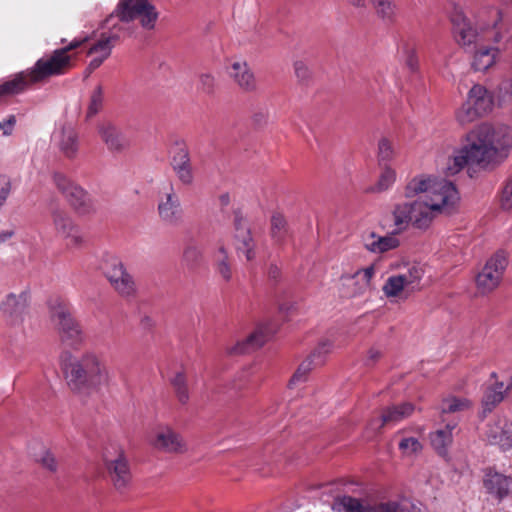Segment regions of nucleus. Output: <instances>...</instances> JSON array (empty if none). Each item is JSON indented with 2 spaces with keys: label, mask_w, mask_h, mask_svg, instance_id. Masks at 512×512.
Returning <instances> with one entry per match:
<instances>
[{
  "label": "nucleus",
  "mask_w": 512,
  "mask_h": 512,
  "mask_svg": "<svg viewBox=\"0 0 512 512\" xmlns=\"http://www.w3.org/2000/svg\"><path fill=\"white\" fill-rule=\"evenodd\" d=\"M398 155V144L386 137L378 142L377 161L379 165H391Z\"/></svg>",
  "instance_id": "nucleus-36"
},
{
  "label": "nucleus",
  "mask_w": 512,
  "mask_h": 512,
  "mask_svg": "<svg viewBox=\"0 0 512 512\" xmlns=\"http://www.w3.org/2000/svg\"><path fill=\"white\" fill-rule=\"evenodd\" d=\"M65 198L75 213L80 216L90 215L96 210L92 198L82 187L78 185L72 188Z\"/></svg>",
  "instance_id": "nucleus-26"
},
{
  "label": "nucleus",
  "mask_w": 512,
  "mask_h": 512,
  "mask_svg": "<svg viewBox=\"0 0 512 512\" xmlns=\"http://www.w3.org/2000/svg\"><path fill=\"white\" fill-rule=\"evenodd\" d=\"M406 63H407L408 67L411 70H416L417 69V67H418V59H417V56H416L414 50H409L408 51V56H407V59H406Z\"/></svg>",
  "instance_id": "nucleus-60"
},
{
  "label": "nucleus",
  "mask_w": 512,
  "mask_h": 512,
  "mask_svg": "<svg viewBox=\"0 0 512 512\" xmlns=\"http://www.w3.org/2000/svg\"><path fill=\"white\" fill-rule=\"evenodd\" d=\"M370 512H404V509L397 501H383L372 504Z\"/></svg>",
  "instance_id": "nucleus-53"
},
{
  "label": "nucleus",
  "mask_w": 512,
  "mask_h": 512,
  "mask_svg": "<svg viewBox=\"0 0 512 512\" xmlns=\"http://www.w3.org/2000/svg\"><path fill=\"white\" fill-rule=\"evenodd\" d=\"M172 168L178 180L183 185H191L194 181V174L190 163L189 153L186 148H179L178 152L173 156Z\"/></svg>",
  "instance_id": "nucleus-28"
},
{
  "label": "nucleus",
  "mask_w": 512,
  "mask_h": 512,
  "mask_svg": "<svg viewBox=\"0 0 512 512\" xmlns=\"http://www.w3.org/2000/svg\"><path fill=\"white\" fill-rule=\"evenodd\" d=\"M420 200L396 203L391 210L394 234H401L410 227L427 229L431 218Z\"/></svg>",
  "instance_id": "nucleus-6"
},
{
  "label": "nucleus",
  "mask_w": 512,
  "mask_h": 512,
  "mask_svg": "<svg viewBox=\"0 0 512 512\" xmlns=\"http://www.w3.org/2000/svg\"><path fill=\"white\" fill-rule=\"evenodd\" d=\"M424 273L425 270L421 264L411 263L405 271L397 274V276L401 277L404 285L407 287V291H413L418 288Z\"/></svg>",
  "instance_id": "nucleus-35"
},
{
  "label": "nucleus",
  "mask_w": 512,
  "mask_h": 512,
  "mask_svg": "<svg viewBox=\"0 0 512 512\" xmlns=\"http://www.w3.org/2000/svg\"><path fill=\"white\" fill-rule=\"evenodd\" d=\"M381 357V352L377 349H370L368 351L367 361L369 363H375Z\"/></svg>",
  "instance_id": "nucleus-61"
},
{
  "label": "nucleus",
  "mask_w": 512,
  "mask_h": 512,
  "mask_svg": "<svg viewBox=\"0 0 512 512\" xmlns=\"http://www.w3.org/2000/svg\"><path fill=\"white\" fill-rule=\"evenodd\" d=\"M472 407V401L466 397L448 396L443 399L441 412L456 413L469 410Z\"/></svg>",
  "instance_id": "nucleus-40"
},
{
  "label": "nucleus",
  "mask_w": 512,
  "mask_h": 512,
  "mask_svg": "<svg viewBox=\"0 0 512 512\" xmlns=\"http://www.w3.org/2000/svg\"><path fill=\"white\" fill-rule=\"evenodd\" d=\"M487 493L503 499L512 489V479L496 471L487 470L483 479Z\"/></svg>",
  "instance_id": "nucleus-24"
},
{
  "label": "nucleus",
  "mask_w": 512,
  "mask_h": 512,
  "mask_svg": "<svg viewBox=\"0 0 512 512\" xmlns=\"http://www.w3.org/2000/svg\"><path fill=\"white\" fill-rule=\"evenodd\" d=\"M103 89L98 85L95 87L90 95L89 105L87 109V118L95 116L102 108L103 105Z\"/></svg>",
  "instance_id": "nucleus-47"
},
{
  "label": "nucleus",
  "mask_w": 512,
  "mask_h": 512,
  "mask_svg": "<svg viewBox=\"0 0 512 512\" xmlns=\"http://www.w3.org/2000/svg\"><path fill=\"white\" fill-rule=\"evenodd\" d=\"M278 273V270L277 268H272L271 271H270V274L273 276V277H276V274Z\"/></svg>",
  "instance_id": "nucleus-64"
},
{
  "label": "nucleus",
  "mask_w": 512,
  "mask_h": 512,
  "mask_svg": "<svg viewBox=\"0 0 512 512\" xmlns=\"http://www.w3.org/2000/svg\"><path fill=\"white\" fill-rule=\"evenodd\" d=\"M288 235L287 222L281 214L271 218V236L276 243H283Z\"/></svg>",
  "instance_id": "nucleus-43"
},
{
  "label": "nucleus",
  "mask_w": 512,
  "mask_h": 512,
  "mask_svg": "<svg viewBox=\"0 0 512 512\" xmlns=\"http://www.w3.org/2000/svg\"><path fill=\"white\" fill-rule=\"evenodd\" d=\"M112 449L114 453L109 449L105 450L103 454L104 463L114 487L123 491L129 486L132 478L129 464L120 448L113 447Z\"/></svg>",
  "instance_id": "nucleus-11"
},
{
  "label": "nucleus",
  "mask_w": 512,
  "mask_h": 512,
  "mask_svg": "<svg viewBox=\"0 0 512 512\" xmlns=\"http://www.w3.org/2000/svg\"><path fill=\"white\" fill-rule=\"evenodd\" d=\"M37 462L46 470L54 473L58 469V462L54 454L49 450H44L37 458Z\"/></svg>",
  "instance_id": "nucleus-52"
},
{
  "label": "nucleus",
  "mask_w": 512,
  "mask_h": 512,
  "mask_svg": "<svg viewBox=\"0 0 512 512\" xmlns=\"http://www.w3.org/2000/svg\"><path fill=\"white\" fill-rule=\"evenodd\" d=\"M376 274V266L375 264H370L369 266L358 269L352 276L351 279L354 280L355 288L353 290L354 295H362L366 291H368L372 287V280Z\"/></svg>",
  "instance_id": "nucleus-34"
},
{
  "label": "nucleus",
  "mask_w": 512,
  "mask_h": 512,
  "mask_svg": "<svg viewBox=\"0 0 512 512\" xmlns=\"http://www.w3.org/2000/svg\"><path fill=\"white\" fill-rule=\"evenodd\" d=\"M56 137L62 154L70 159L76 157L79 148L77 132L72 127H63Z\"/></svg>",
  "instance_id": "nucleus-31"
},
{
  "label": "nucleus",
  "mask_w": 512,
  "mask_h": 512,
  "mask_svg": "<svg viewBox=\"0 0 512 512\" xmlns=\"http://www.w3.org/2000/svg\"><path fill=\"white\" fill-rule=\"evenodd\" d=\"M229 76L240 90L252 93L257 91L258 83L254 72L245 60H236L231 64Z\"/></svg>",
  "instance_id": "nucleus-20"
},
{
  "label": "nucleus",
  "mask_w": 512,
  "mask_h": 512,
  "mask_svg": "<svg viewBox=\"0 0 512 512\" xmlns=\"http://www.w3.org/2000/svg\"><path fill=\"white\" fill-rule=\"evenodd\" d=\"M9 193H10V183L7 181H3L1 188H0V206H2L5 203ZM14 233L15 232L13 229L0 231V244L4 243L8 239H10L14 235Z\"/></svg>",
  "instance_id": "nucleus-50"
},
{
  "label": "nucleus",
  "mask_w": 512,
  "mask_h": 512,
  "mask_svg": "<svg viewBox=\"0 0 512 512\" xmlns=\"http://www.w3.org/2000/svg\"><path fill=\"white\" fill-rule=\"evenodd\" d=\"M452 34L455 41L462 47H470L477 40V30L460 7H454L449 15Z\"/></svg>",
  "instance_id": "nucleus-17"
},
{
  "label": "nucleus",
  "mask_w": 512,
  "mask_h": 512,
  "mask_svg": "<svg viewBox=\"0 0 512 512\" xmlns=\"http://www.w3.org/2000/svg\"><path fill=\"white\" fill-rule=\"evenodd\" d=\"M151 445L158 451L168 454H184L188 445L183 436L172 426L158 425L152 432Z\"/></svg>",
  "instance_id": "nucleus-10"
},
{
  "label": "nucleus",
  "mask_w": 512,
  "mask_h": 512,
  "mask_svg": "<svg viewBox=\"0 0 512 512\" xmlns=\"http://www.w3.org/2000/svg\"><path fill=\"white\" fill-rule=\"evenodd\" d=\"M98 133L107 148L111 151H121L128 147L129 141L112 123L103 122L98 125Z\"/></svg>",
  "instance_id": "nucleus-25"
},
{
  "label": "nucleus",
  "mask_w": 512,
  "mask_h": 512,
  "mask_svg": "<svg viewBox=\"0 0 512 512\" xmlns=\"http://www.w3.org/2000/svg\"><path fill=\"white\" fill-rule=\"evenodd\" d=\"M339 503L343 512H370L371 505L364 504L360 499L351 496H343Z\"/></svg>",
  "instance_id": "nucleus-46"
},
{
  "label": "nucleus",
  "mask_w": 512,
  "mask_h": 512,
  "mask_svg": "<svg viewBox=\"0 0 512 512\" xmlns=\"http://www.w3.org/2000/svg\"><path fill=\"white\" fill-rule=\"evenodd\" d=\"M382 291L388 299L399 298L404 291H407V287L404 285L401 277L391 275L385 281Z\"/></svg>",
  "instance_id": "nucleus-42"
},
{
  "label": "nucleus",
  "mask_w": 512,
  "mask_h": 512,
  "mask_svg": "<svg viewBox=\"0 0 512 512\" xmlns=\"http://www.w3.org/2000/svg\"><path fill=\"white\" fill-rule=\"evenodd\" d=\"M171 384L174 388L187 386V379L184 373L178 372L174 375V377L171 379Z\"/></svg>",
  "instance_id": "nucleus-59"
},
{
  "label": "nucleus",
  "mask_w": 512,
  "mask_h": 512,
  "mask_svg": "<svg viewBox=\"0 0 512 512\" xmlns=\"http://www.w3.org/2000/svg\"><path fill=\"white\" fill-rule=\"evenodd\" d=\"M121 31L122 27L115 25L111 31L101 33L99 38L92 43L88 50V55L92 57L88 65L90 71L99 68L109 58L112 49L121 37Z\"/></svg>",
  "instance_id": "nucleus-13"
},
{
  "label": "nucleus",
  "mask_w": 512,
  "mask_h": 512,
  "mask_svg": "<svg viewBox=\"0 0 512 512\" xmlns=\"http://www.w3.org/2000/svg\"><path fill=\"white\" fill-rule=\"evenodd\" d=\"M490 377L494 382L487 389L483 397V406L488 411H491L501 403L512 390V371L501 370L499 372H492Z\"/></svg>",
  "instance_id": "nucleus-15"
},
{
  "label": "nucleus",
  "mask_w": 512,
  "mask_h": 512,
  "mask_svg": "<svg viewBox=\"0 0 512 512\" xmlns=\"http://www.w3.org/2000/svg\"><path fill=\"white\" fill-rule=\"evenodd\" d=\"M316 368V366L313 364L312 359H305L297 368L293 376L291 377L289 381V386L294 387L298 384H301L305 381H307L309 373Z\"/></svg>",
  "instance_id": "nucleus-45"
},
{
  "label": "nucleus",
  "mask_w": 512,
  "mask_h": 512,
  "mask_svg": "<svg viewBox=\"0 0 512 512\" xmlns=\"http://www.w3.org/2000/svg\"><path fill=\"white\" fill-rule=\"evenodd\" d=\"M494 107V93L476 83L468 90L465 101L455 110V120L459 125L466 126L488 116Z\"/></svg>",
  "instance_id": "nucleus-3"
},
{
  "label": "nucleus",
  "mask_w": 512,
  "mask_h": 512,
  "mask_svg": "<svg viewBox=\"0 0 512 512\" xmlns=\"http://www.w3.org/2000/svg\"><path fill=\"white\" fill-rule=\"evenodd\" d=\"M158 214L161 220L167 224L175 225L182 218V209L176 193L171 189L158 203Z\"/></svg>",
  "instance_id": "nucleus-22"
},
{
  "label": "nucleus",
  "mask_w": 512,
  "mask_h": 512,
  "mask_svg": "<svg viewBox=\"0 0 512 512\" xmlns=\"http://www.w3.org/2000/svg\"><path fill=\"white\" fill-rule=\"evenodd\" d=\"M455 426L456 424H447L444 428L430 434V443L438 455L442 457L448 455V448L453 441L452 431Z\"/></svg>",
  "instance_id": "nucleus-32"
},
{
  "label": "nucleus",
  "mask_w": 512,
  "mask_h": 512,
  "mask_svg": "<svg viewBox=\"0 0 512 512\" xmlns=\"http://www.w3.org/2000/svg\"><path fill=\"white\" fill-rule=\"evenodd\" d=\"M333 343L330 340H321L315 347L308 359L313 360V364L318 367L322 366L325 362L326 356L331 353Z\"/></svg>",
  "instance_id": "nucleus-44"
},
{
  "label": "nucleus",
  "mask_w": 512,
  "mask_h": 512,
  "mask_svg": "<svg viewBox=\"0 0 512 512\" xmlns=\"http://www.w3.org/2000/svg\"><path fill=\"white\" fill-rule=\"evenodd\" d=\"M101 269L113 289L124 297L135 294L136 284L133 277L126 270L123 262L114 255L103 257Z\"/></svg>",
  "instance_id": "nucleus-9"
},
{
  "label": "nucleus",
  "mask_w": 512,
  "mask_h": 512,
  "mask_svg": "<svg viewBox=\"0 0 512 512\" xmlns=\"http://www.w3.org/2000/svg\"><path fill=\"white\" fill-rule=\"evenodd\" d=\"M9 193H10V183L7 181H3L1 188H0V206H2L5 203ZM14 233L15 232L13 229L0 231V244L4 243L8 239H10L14 235Z\"/></svg>",
  "instance_id": "nucleus-51"
},
{
  "label": "nucleus",
  "mask_w": 512,
  "mask_h": 512,
  "mask_svg": "<svg viewBox=\"0 0 512 512\" xmlns=\"http://www.w3.org/2000/svg\"><path fill=\"white\" fill-rule=\"evenodd\" d=\"M381 172L375 185L370 189L371 192L381 193L390 189L396 182L397 173L391 165H379Z\"/></svg>",
  "instance_id": "nucleus-39"
},
{
  "label": "nucleus",
  "mask_w": 512,
  "mask_h": 512,
  "mask_svg": "<svg viewBox=\"0 0 512 512\" xmlns=\"http://www.w3.org/2000/svg\"><path fill=\"white\" fill-rule=\"evenodd\" d=\"M352 4L355 5V6H363L364 5V0H351Z\"/></svg>",
  "instance_id": "nucleus-63"
},
{
  "label": "nucleus",
  "mask_w": 512,
  "mask_h": 512,
  "mask_svg": "<svg viewBox=\"0 0 512 512\" xmlns=\"http://www.w3.org/2000/svg\"><path fill=\"white\" fill-rule=\"evenodd\" d=\"M398 234H394V230L385 236H379L375 232H371L365 241V249L371 253L381 254L394 250L400 246Z\"/></svg>",
  "instance_id": "nucleus-27"
},
{
  "label": "nucleus",
  "mask_w": 512,
  "mask_h": 512,
  "mask_svg": "<svg viewBox=\"0 0 512 512\" xmlns=\"http://www.w3.org/2000/svg\"><path fill=\"white\" fill-rule=\"evenodd\" d=\"M175 395L181 404H187L190 399L189 388L187 386L174 388Z\"/></svg>",
  "instance_id": "nucleus-58"
},
{
  "label": "nucleus",
  "mask_w": 512,
  "mask_h": 512,
  "mask_svg": "<svg viewBox=\"0 0 512 512\" xmlns=\"http://www.w3.org/2000/svg\"><path fill=\"white\" fill-rule=\"evenodd\" d=\"M486 441L501 450L512 448V421L504 416H498L487 424L484 433Z\"/></svg>",
  "instance_id": "nucleus-16"
},
{
  "label": "nucleus",
  "mask_w": 512,
  "mask_h": 512,
  "mask_svg": "<svg viewBox=\"0 0 512 512\" xmlns=\"http://www.w3.org/2000/svg\"><path fill=\"white\" fill-rule=\"evenodd\" d=\"M413 411L414 406L411 403H402L400 405L388 407L381 415V423L379 427L385 424L395 425L412 415Z\"/></svg>",
  "instance_id": "nucleus-33"
},
{
  "label": "nucleus",
  "mask_w": 512,
  "mask_h": 512,
  "mask_svg": "<svg viewBox=\"0 0 512 512\" xmlns=\"http://www.w3.org/2000/svg\"><path fill=\"white\" fill-rule=\"evenodd\" d=\"M216 84L215 77L211 74H202L200 76V86L205 93H212Z\"/></svg>",
  "instance_id": "nucleus-55"
},
{
  "label": "nucleus",
  "mask_w": 512,
  "mask_h": 512,
  "mask_svg": "<svg viewBox=\"0 0 512 512\" xmlns=\"http://www.w3.org/2000/svg\"><path fill=\"white\" fill-rule=\"evenodd\" d=\"M422 444L417 438L404 437L399 442V449L404 456H415L422 451Z\"/></svg>",
  "instance_id": "nucleus-48"
},
{
  "label": "nucleus",
  "mask_w": 512,
  "mask_h": 512,
  "mask_svg": "<svg viewBox=\"0 0 512 512\" xmlns=\"http://www.w3.org/2000/svg\"><path fill=\"white\" fill-rule=\"evenodd\" d=\"M53 181L57 189L64 195V197L76 186L69 178L62 173H54Z\"/></svg>",
  "instance_id": "nucleus-54"
},
{
  "label": "nucleus",
  "mask_w": 512,
  "mask_h": 512,
  "mask_svg": "<svg viewBox=\"0 0 512 512\" xmlns=\"http://www.w3.org/2000/svg\"><path fill=\"white\" fill-rule=\"evenodd\" d=\"M271 337V333L266 328L259 327L245 339L235 344L227 345L225 352L228 355H240L249 353L262 347Z\"/></svg>",
  "instance_id": "nucleus-21"
},
{
  "label": "nucleus",
  "mask_w": 512,
  "mask_h": 512,
  "mask_svg": "<svg viewBox=\"0 0 512 512\" xmlns=\"http://www.w3.org/2000/svg\"><path fill=\"white\" fill-rule=\"evenodd\" d=\"M50 313L61 341L73 348L80 347L85 341V335L78 322L72 317L69 306L57 299L51 303Z\"/></svg>",
  "instance_id": "nucleus-7"
},
{
  "label": "nucleus",
  "mask_w": 512,
  "mask_h": 512,
  "mask_svg": "<svg viewBox=\"0 0 512 512\" xmlns=\"http://www.w3.org/2000/svg\"><path fill=\"white\" fill-rule=\"evenodd\" d=\"M294 71L297 78L301 81L306 80L310 75L309 68L303 61H296L294 63Z\"/></svg>",
  "instance_id": "nucleus-56"
},
{
  "label": "nucleus",
  "mask_w": 512,
  "mask_h": 512,
  "mask_svg": "<svg viewBox=\"0 0 512 512\" xmlns=\"http://www.w3.org/2000/svg\"><path fill=\"white\" fill-rule=\"evenodd\" d=\"M16 123V117L10 115L6 120L0 122V129L3 131V135L9 136L12 134L13 128Z\"/></svg>",
  "instance_id": "nucleus-57"
},
{
  "label": "nucleus",
  "mask_w": 512,
  "mask_h": 512,
  "mask_svg": "<svg viewBox=\"0 0 512 512\" xmlns=\"http://www.w3.org/2000/svg\"><path fill=\"white\" fill-rule=\"evenodd\" d=\"M51 217L56 234L65 239L68 246L80 247L84 244L85 239L80 228L68 213L55 209Z\"/></svg>",
  "instance_id": "nucleus-14"
},
{
  "label": "nucleus",
  "mask_w": 512,
  "mask_h": 512,
  "mask_svg": "<svg viewBox=\"0 0 512 512\" xmlns=\"http://www.w3.org/2000/svg\"><path fill=\"white\" fill-rule=\"evenodd\" d=\"M29 304V293L22 291L19 294L9 293L0 302V311L11 324L22 321Z\"/></svg>",
  "instance_id": "nucleus-19"
},
{
  "label": "nucleus",
  "mask_w": 512,
  "mask_h": 512,
  "mask_svg": "<svg viewBox=\"0 0 512 512\" xmlns=\"http://www.w3.org/2000/svg\"><path fill=\"white\" fill-rule=\"evenodd\" d=\"M214 266L217 274L226 282L232 279V267L227 250L220 246L213 254Z\"/></svg>",
  "instance_id": "nucleus-37"
},
{
  "label": "nucleus",
  "mask_w": 512,
  "mask_h": 512,
  "mask_svg": "<svg viewBox=\"0 0 512 512\" xmlns=\"http://www.w3.org/2000/svg\"><path fill=\"white\" fill-rule=\"evenodd\" d=\"M233 246L239 256L243 255L247 261L256 257V242L246 221L239 215L234 219Z\"/></svg>",
  "instance_id": "nucleus-18"
},
{
  "label": "nucleus",
  "mask_w": 512,
  "mask_h": 512,
  "mask_svg": "<svg viewBox=\"0 0 512 512\" xmlns=\"http://www.w3.org/2000/svg\"><path fill=\"white\" fill-rule=\"evenodd\" d=\"M437 180L438 178L431 175H417L406 184L404 196L406 198H414L420 194H424L423 200H426Z\"/></svg>",
  "instance_id": "nucleus-30"
},
{
  "label": "nucleus",
  "mask_w": 512,
  "mask_h": 512,
  "mask_svg": "<svg viewBox=\"0 0 512 512\" xmlns=\"http://www.w3.org/2000/svg\"><path fill=\"white\" fill-rule=\"evenodd\" d=\"M203 249L194 244L187 245L183 251V264L190 270L195 269L203 262Z\"/></svg>",
  "instance_id": "nucleus-41"
},
{
  "label": "nucleus",
  "mask_w": 512,
  "mask_h": 512,
  "mask_svg": "<svg viewBox=\"0 0 512 512\" xmlns=\"http://www.w3.org/2000/svg\"><path fill=\"white\" fill-rule=\"evenodd\" d=\"M499 205L503 211L512 210V175L503 184L499 194Z\"/></svg>",
  "instance_id": "nucleus-49"
},
{
  "label": "nucleus",
  "mask_w": 512,
  "mask_h": 512,
  "mask_svg": "<svg viewBox=\"0 0 512 512\" xmlns=\"http://www.w3.org/2000/svg\"><path fill=\"white\" fill-rule=\"evenodd\" d=\"M507 266V259L502 253L493 255L484 265L476 277V286L480 294H488L498 287L503 272Z\"/></svg>",
  "instance_id": "nucleus-12"
},
{
  "label": "nucleus",
  "mask_w": 512,
  "mask_h": 512,
  "mask_svg": "<svg viewBox=\"0 0 512 512\" xmlns=\"http://www.w3.org/2000/svg\"><path fill=\"white\" fill-rule=\"evenodd\" d=\"M377 16L387 24H393L398 17V8L392 0H371Z\"/></svg>",
  "instance_id": "nucleus-38"
},
{
  "label": "nucleus",
  "mask_w": 512,
  "mask_h": 512,
  "mask_svg": "<svg viewBox=\"0 0 512 512\" xmlns=\"http://www.w3.org/2000/svg\"><path fill=\"white\" fill-rule=\"evenodd\" d=\"M218 200H219V203H220L221 207H227L231 203L230 194L229 193H222L219 196Z\"/></svg>",
  "instance_id": "nucleus-62"
},
{
  "label": "nucleus",
  "mask_w": 512,
  "mask_h": 512,
  "mask_svg": "<svg viewBox=\"0 0 512 512\" xmlns=\"http://www.w3.org/2000/svg\"><path fill=\"white\" fill-rule=\"evenodd\" d=\"M500 49L495 46H478L471 60V68L475 72H487L493 68L500 58Z\"/></svg>",
  "instance_id": "nucleus-23"
},
{
  "label": "nucleus",
  "mask_w": 512,
  "mask_h": 512,
  "mask_svg": "<svg viewBox=\"0 0 512 512\" xmlns=\"http://www.w3.org/2000/svg\"><path fill=\"white\" fill-rule=\"evenodd\" d=\"M114 13L122 22L139 19L146 30L155 28L159 16L156 7L148 0H120Z\"/></svg>",
  "instance_id": "nucleus-8"
},
{
  "label": "nucleus",
  "mask_w": 512,
  "mask_h": 512,
  "mask_svg": "<svg viewBox=\"0 0 512 512\" xmlns=\"http://www.w3.org/2000/svg\"><path fill=\"white\" fill-rule=\"evenodd\" d=\"M61 369L68 388L75 394L87 395L108 388L112 374L100 355L87 351L79 357L63 359Z\"/></svg>",
  "instance_id": "nucleus-2"
},
{
  "label": "nucleus",
  "mask_w": 512,
  "mask_h": 512,
  "mask_svg": "<svg viewBox=\"0 0 512 512\" xmlns=\"http://www.w3.org/2000/svg\"><path fill=\"white\" fill-rule=\"evenodd\" d=\"M85 41V38L74 39L68 45L38 59L32 68L27 69L30 81L38 83L49 77L66 73L72 67V57L68 54L69 51L80 47Z\"/></svg>",
  "instance_id": "nucleus-4"
},
{
  "label": "nucleus",
  "mask_w": 512,
  "mask_h": 512,
  "mask_svg": "<svg viewBox=\"0 0 512 512\" xmlns=\"http://www.w3.org/2000/svg\"><path fill=\"white\" fill-rule=\"evenodd\" d=\"M511 147L508 126L481 123L466 134L465 144L453 150L442 170L446 176H454L469 164L483 168L496 165L508 156Z\"/></svg>",
  "instance_id": "nucleus-1"
},
{
  "label": "nucleus",
  "mask_w": 512,
  "mask_h": 512,
  "mask_svg": "<svg viewBox=\"0 0 512 512\" xmlns=\"http://www.w3.org/2000/svg\"><path fill=\"white\" fill-rule=\"evenodd\" d=\"M421 201L432 222L437 215L454 213L458 208L460 196L451 181L438 179L426 200Z\"/></svg>",
  "instance_id": "nucleus-5"
},
{
  "label": "nucleus",
  "mask_w": 512,
  "mask_h": 512,
  "mask_svg": "<svg viewBox=\"0 0 512 512\" xmlns=\"http://www.w3.org/2000/svg\"><path fill=\"white\" fill-rule=\"evenodd\" d=\"M32 84L35 83L30 81L28 70L21 71L0 84V98H6L20 94Z\"/></svg>",
  "instance_id": "nucleus-29"
}]
</instances>
